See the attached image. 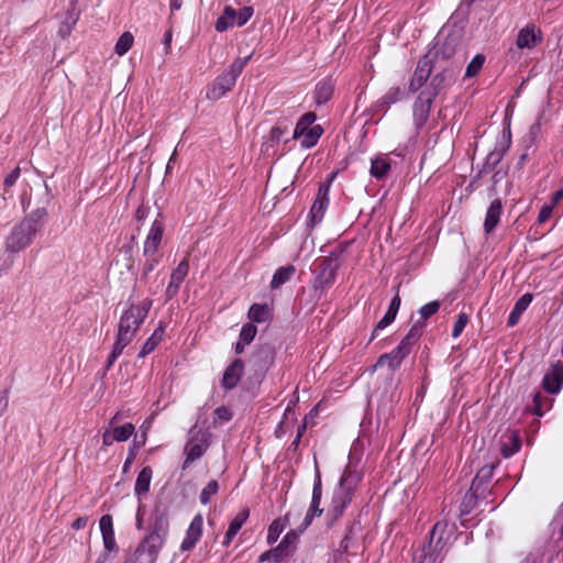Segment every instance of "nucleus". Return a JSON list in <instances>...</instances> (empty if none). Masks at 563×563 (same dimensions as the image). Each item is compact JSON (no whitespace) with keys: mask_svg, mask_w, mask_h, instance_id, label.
Segmentation results:
<instances>
[{"mask_svg":"<svg viewBox=\"0 0 563 563\" xmlns=\"http://www.w3.org/2000/svg\"><path fill=\"white\" fill-rule=\"evenodd\" d=\"M465 59L461 47L460 35L449 34L444 38H437L434 45L419 60L416 70H449L460 68Z\"/></svg>","mask_w":563,"mask_h":563,"instance_id":"nucleus-1","label":"nucleus"},{"mask_svg":"<svg viewBox=\"0 0 563 563\" xmlns=\"http://www.w3.org/2000/svg\"><path fill=\"white\" fill-rule=\"evenodd\" d=\"M152 307L151 299H144L139 305H131L120 319L117 340L108 357L107 367H110L121 355L123 349L132 341L134 334L145 320Z\"/></svg>","mask_w":563,"mask_h":563,"instance_id":"nucleus-2","label":"nucleus"},{"mask_svg":"<svg viewBox=\"0 0 563 563\" xmlns=\"http://www.w3.org/2000/svg\"><path fill=\"white\" fill-rule=\"evenodd\" d=\"M47 211L44 207L36 208L14 225L4 242L5 251L19 253L30 246L36 234L44 227Z\"/></svg>","mask_w":563,"mask_h":563,"instance_id":"nucleus-3","label":"nucleus"},{"mask_svg":"<svg viewBox=\"0 0 563 563\" xmlns=\"http://www.w3.org/2000/svg\"><path fill=\"white\" fill-rule=\"evenodd\" d=\"M205 423L200 424L197 421L188 432V440L184 449L186 459L183 463V470L200 459L210 446L212 434Z\"/></svg>","mask_w":563,"mask_h":563,"instance_id":"nucleus-4","label":"nucleus"},{"mask_svg":"<svg viewBox=\"0 0 563 563\" xmlns=\"http://www.w3.org/2000/svg\"><path fill=\"white\" fill-rule=\"evenodd\" d=\"M422 327L423 323L419 322L412 325V328L409 330L407 335L401 340L398 346L395 347L390 353L380 355L374 367L387 364L393 371L398 368L404 358L410 353L411 346L421 336Z\"/></svg>","mask_w":563,"mask_h":563,"instance_id":"nucleus-5","label":"nucleus"},{"mask_svg":"<svg viewBox=\"0 0 563 563\" xmlns=\"http://www.w3.org/2000/svg\"><path fill=\"white\" fill-rule=\"evenodd\" d=\"M341 266L339 253L332 252L328 256H322L316 261V277L313 280V290L322 294L334 284L336 272Z\"/></svg>","mask_w":563,"mask_h":563,"instance_id":"nucleus-6","label":"nucleus"},{"mask_svg":"<svg viewBox=\"0 0 563 563\" xmlns=\"http://www.w3.org/2000/svg\"><path fill=\"white\" fill-rule=\"evenodd\" d=\"M443 84V73H415L409 82V91H419L418 98L433 101Z\"/></svg>","mask_w":563,"mask_h":563,"instance_id":"nucleus-7","label":"nucleus"},{"mask_svg":"<svg viewBox=\"0 0 563 563\" xmlns=\"http://www.w3.org/2000/svg\"><path fill=\"white\" fill-rule=\"evenodd\" d=\"M446 528V523L437 522L430 531L429 539L419 550V554L415 555L417 563H439L440 552L443 548L442 533Z\"/></svg>","mask_w":563,"mask_h":563,"instance_id":"nucleus-8","label":"nucleus"},{"mask_svg":"<svg viewBox=\"0 0 563 563\" xmlns=\"http://www.w3.org/2000/svg\"><path fill=\"white\" fill-rule=\"evenodd\" d=\"M168 532V520L164 516H157L152 523L151 532L141 544L157 556Z\"/></svg>","mask_w":563,"mask_h":563,"instance_id":"nucleus-9","label":"nucleus"},{"mask_svg":"<svg viewBox=\"0 0 563 563\" xmlns=\"http://www.w3.org/2000/svg\"><path fill=\"white\" fill-rule=\"evenodd\" d=\"M275 349L271 344H262L252 354L250 366L258 377L264 376L275 361Z\"/></svg>","mask_w":563,"mask_h":563,"instance_id":"nucleus-10","label":"nucleus"},{"mask_svg":"<svg viewBox=\"0 0 563 563\" xmlns=\"http://www.w3.org/2000/svg\"><path fill=\"white\" fill-rule=\"evenodd\" d=\"M316 465V479L313 484V490H312V500L310 508L303 519V522L300 526L299 531L302 532L305 529L308 528V526L312 522V519L316 516H321L323 512V509L320 508V501L322 497V483H321V474L318 467V463L314 460Z\"/></svg>","mask_w":563,"mask_h":563,"instance_id":"nucleus-11","label":"nucleus"},{"mask_svg":"<svg viewBox=\"0 0 563 563\" xmlns=\"http://www.w3.org/2000/svg\"><path fill=\"white\" fill-rule=\"evenodd\" d=\"M236 77L235 73H221L218 75L207 90V98L210 100L222 98L235 85Z\"/></svg>","mask_w":563,"mask_h":563,"instance_id":"nucleus-12","label":"nucleus"},{"mask_svg":"<svg viewBox=\"0 0 563 563\" xmlns=\"http://www.w3.org/2000/svg\"><path fill=\"white\" fill-rule=\"evenodd\" d=\"M164 232V223L156 218L144 243V254L151 255L157 251Z\"/></svg>","mask_w":563,"mask_h":563,"instance_id":"nucleus-13","label":"nucleus"},{"mask_svg":"<svg viewBox=\"0 0 563 563\" xmlns=\"http://www.w3.org/2000/svg\"><path fill=\"white\" fill-rule=\"evenodd\" d=\"M432 102L417 97L412 107L413 124L417 130L422 129L429 120Z\"/></svg>","mask_w":563,"mask_h":563,"instance_id":"nucleus-14","label":"nucleus"},{"mask_svg":"<svg viewBox=\"0 0 563 563\" xmlns=\"http://www.w3.org/2000/svg\"><path fill=\"white\" fill-rule=\"evenodd\" d=\"M189 271V263L187 260H183L178 266L173 271L170 276V283L166 289V296L168 299L173 298L180 287V284L184 282Z\"/></svg>","mask_w":563,"mask_h":563,"instance_id":"nucleus-15","label":"nucleus"},{"mask_svg":"<svg viewBox=\"0 0 563 563\" xmlns=\"http://www.w3.org/2000/svg\"><path fill=\"white\" fill-rule=\"evenodd\" d=\"M202 522L203 520L201 515H197L192 519L187 530L186 538L180 545L183 551H189L196 545L202 533Z\"/></svg>","mask_w":563,"mask_h":563,"instance_id":"nucleus-16","label":"nucleus"},{"mask_svg":"<svg viewBox=\"0 0 563 563\" xmlns=\"http://www.w3.org/2000/svg\"><path fill=\"white\" fill-rule=\"evenodd\" d=\"M329 189H330V184H323L320 186V188L318 190L317 199L314 200V202L311 207V210H310L311 219L314 223L321 221V219L324 214V211L329 203V198H328Z\"/></svg>","mask_w":563,"mask_h":563,"instance_id":"nucleus-17","label":"nucleus"},{"mask_svg":"<svg viewBox=\"0 0 563 563\" xmlns=\"http://www.w3.org/2000/svg\"><path fill=\"white\" fill-rule=\"evenodd\" d=\"M352 496H350L349 490L344 489H336L333 494L331 509L329 510V514L332 517V522L338 520L346 506L351 503Z\"/></svg>","mask_w":563,"mask_h":563,"instance_id":"nucleus-18","label":"nucleus"},{"mask_svg":"<svg viewBox=\"0 0 563 563\" xmlns=\"http://www.w3.org/2000/svg\"><path fill=\"white\" fill-rule=\"evenodd\" d=\"M563 384V369L559 365H553L544 375L542 380L543 388L550 394H556Z\"/></svg>","mask_w":563,"mask_h":563,"instance_id":"nucleus-19","label":"nucleus"},{"mask_svg":"<svg viewBox=\"0 0 563 563\" xmlns=\"http://www.w3.org/2000/svg\"><path fill=\"white\" fill-rule=\"evenodd\" d=\"M100 530L102 533L103 545L108 552L118 551V545L114 539L112 517L104 515L100 519Z\"/></svg>","mask_w":563,"mask_h":563,"instance_id":"nucleus-20","label":"nucleus"},{"mask_svg":"<svg viewBox=\"0 0 563 563\" xmlns=\"http://www.w3.org/2000/svg\"><path fill=\"white\" fill-rule=\"evenodd\" d=\"M244 364L242 360L236 358L232 362V364L225 369L222 378V386L225 389L234 388L243 373Z\"/></svg>","mask_w":563,"mask_h":563,"instance_id":"nucleus-21","label":"nucleus"},{"mask_svg":"<svg viewBox=\"0 0 563 563\" xmlns=\"http://www.w3.org/2000/svg\"><path fill=\"white\" fill-rule=\"evenodd\" d=\"M541 42V33L533 25L520 30L517 37V45L520 48H531Z\"/></svg>","mask_w":563,"mask_h":563,"instance_id":"nucleus-22","label":"nucleus"},{"mask_svg":"<svg viewBox=\"0 0 563 563\" xmlns=\"http://www.w3.org/2000/svg\"><path fill=\"white\" fill-rule=\"evenodd\" d=\"M361 530L360 523L354 522L346 534L344 536L343 540L341 541L339 551L342 553H352L356 554V551L358 550V545H355V542L358 540V533Z\"/></svg>","mask_w":563,"mask_h":563,"instance_id":"nucleus-23","label":"nucleus"},{"mask_svg":"<svg viewBox=\"0 0 563 563\" xmlns=\"http://www.w3.org/2000/svg\"><path fill=\"white\" fill-rule=\"evenodd\" d=\"M503 211V205L500 199H494L488 207L486 218L484 221V230L486 233H490L497 227L499 218Z\"/></svg>","mask_w":563,"mask_h":563,"instance_id":"nucleus-24","label":"nucleus"},{"mask_svg":"<svg viewBox=\"0 0 563 563\" xmlns=\"http://www.w3.org/2000/svg\"><path fill=\"white\" fill-rule=\"evenodd\" d=\"M521 440L516 432H509L503 437L500 452L504 457H509L520 450Z\"/></svg>","mask_w":563,"mask_h":563,"instance_id":"nucleus-25","label":"nucleus"},{"mask_svg":"<svg viewBox=\"0 0 563 563\" xmlns=\"http://www.w3.org/2000/svg\"><path fill=\"white\" fill-rule=\"evenodd\" d=\"M249 515H250L249 509H243L235 516V518L231 521L229 529L225 533L224 540L222 542L223 545L228 547L230 544L232 539L236 536L239 530L242 528L243 523L249 518Z\"/></svg>","mask_w":563,"mask_h":563,"instance_id":"nucleus-26","label":"nucleus"},{"mask_svg":"<svg viewBox=\"0 0 563 563\" xmlns=\"http://www.w3.org/2000/svg\"><path fill=\"white\" fill-rule=\"evenodd\" d=\"M235 15L236 10L231 5L224 7L222 14L216 21V31L222 33L228 29L233 27L235 25Z\"/></svg>","mask_w":563,"mask_h":563,"instance_id":"nucleus-27","label":"nucleus"},{"mask_svg":"<svg viewBox=\"0 0 563 563\" xmlns=\"http://www.w3.org/2000/svg\"><path fill=\"white\" fill-rule=\"evenodd\" d=\"M334 90V84L331 78H327L317 84L314 90V98L317 104H323L330 100Z\"/></svg>","mask_w":563,"mask_h":563,"instance_id":"nucleus-28","label":"nucleus"},{"mask_svg":"<svg viewBox=\"0 0 563 563\" xmlns=\"http://www.w3.org/2000/svg\"><path fill=\"white\" fill-rule=\"evenodd\" d=\"M531 301H532V296L530 294H525L517 300V302L508 318L509 327H514L518 323L522 312L528 308V306L530 305Z\"/></svg>","mask_w":563,"mask_h":563,"instance_id":"nucleus-29","label":"nucleus"},{"mask_svg":"<svg viewBox=\"0 0 563 563\" xmlns=\"http://www.w3.org/2000/svg\"><path fill=\"white\" fill-rule=\"evenodd\" d=\"M493 471H494V465L490 464V465H485L483 466L476 474L475 478L473 479V483H472V489L473 490H479L481 494L484 493L485 490V485L489 482V479L492 478V475H493Z\"/></svg>","mask_w":563,"mask_h":563,"instance_id":"nucleus-30","label":"nucleus"},{"mask_svg":"<svg viewBox=\"0 0 563 563\" xmlns=\"http://www.w3.org/2000/svg\"><path fill=\"white\" fill-rule=\"evenodd\" d=\"M152 468L150 466H145L141 470V472L137 475L136 483H135V494L137 496H141L143 494H146L150 489V484L152 479Z\"/></svg>","mask_w":563,"mask_h":563,"instance_id":"nucleus-31","label":"nucleus"},{"mask_svg":"<svg viewBox=\"0 0 563 563\" xmlns=\"http://www.w3.org/2000/svg\"><path fill=\"white\" fill-rule=\"evenodd\" d=\"M295 272H296V268L294 265H287V266L278 268L273 276V279L271 282V287L273 289L279 288L282 285H284L286 282H288L291 278V276L295 274Z\"/></svg>","mask_w":563,"mask_h":563,"instance_id":"nucleus-32","label":"nucleus"},{"mask_svg":"<svg viewBox=\"0 0 563 563\" xmlns=\"http://www.w3.org/2000/svg\"><path fill=\"white\" fill-rule=\"evenodd\" d=\"M360 479L361 475L358 473L352 472L351 470H345L336 489H344L346 492L349 490L350 496H352L354 487L357 485Z\"/></svg>","mask_w":563,"mask_h":563,"instance_id":"nucleus-33","label":"nucleus"},{"mask_svg":"<svg viewBox=\"0 0 563 563\" xmlns=\"http://www.w3.org/2000/svg\"><path fill=\"white\" fill-rule=\"evenodd\" d=\"M156 558L151 551H147L146 548L140 544L125 563H155Z\"/></svg>","mask_w":563,"mask_h":563,"instance_id":"nucleus-34","label":"nucleus"},{"mask_svg":"<svg viewBox=\"0 0 563 563\" xmlns=\"http://www.w3.org/2000/svg\"><path fill=\"white\" fill-rule=\"evenodd\" d=\"M317 115L313 112H307L305 113L301 119L297 122L295 131H294V139H300L306 132L312 128L311 124L316 121Z\"/></svg>","mask_w":563,"mask_h":563,"instance_id":"nucleus-35","label":"nucleus"},{"mask_svg":"<svg viewBox=\"0 0 563 563\" xmlns=\"http://www.w3.org/2000/svg\"><path fill=\"white\" fill-rule=\"evenodd\" d=\"M479 490H473L472 487L464 495L461 506H460V516L468 515L476 506Z\"/></svg>","mask_w":563,"mask_h":563,"instance_id":"nucleus-36","label":"nucleus"},{"mask_svg":"<svg viewBox=\"0 0 563 563\" xmlns=\"http://www.w3.org/2000/svg\"><path fill=\"white\" fill-rule=\"evenodd\" d=\"M247 317L253 322H257V323L267 321L268 318H269L268 306L267 305H260V303L252 305L250 310H249Z\"/></svg>","mask_w":563,"mask_h":563,"instance_id":"nucleus-37","label":"nucleus"},{"mask_svg":"<svg viewBox=\"0 0 563 563\" xmlns=\"http://www.w3.org/2000/svg\"><path fill=\"white\" fill-rule=\"evenodd\" d=\"M390 170V164L386 158L376 157L372 161L371 175L377 179L384 178Z\"/></svg>","mask_w":563,"mask_h":563,"instance_id":"nucleus-38","label":"nucleus"},{"mask_svg":"<svg viewBox=\"0 0 563 563\" xmlns=\"http://www.w3.org/2000/svg\"><path fill=\"white\" fill-rule=\"evenodd\" d=\"M323 129L320 125H313L310 128L306 134H303L301 137V146L305 148L312 147L319 140V137L322 135Z\"/></svg>","mask_w":563,"mask_h":563,"instance_id":"nucleus-39","label":"nucleus"},{"mask_svg":"<svg viewBox=\"0 0 563 563\" xmlns=\"http://www.w3.org/2000/svg\"><path fill=\"white\" fill-rule=\"evenodd\" d=\"M405 95V91L399 87L390 88L379 100V106L388 108L389 106L399 101Z\"/></svg>","mask_w":563,"mask_h":563,"instance_id":"nucleus-40","label":"nucleus"},{"mask_svg":"<svg viewBox=\"0 0 563 563\" xmlns=\"http://www.w3.org/2000/svg\"><path fill=\"white\" fill-rule=\"evenodd\" d=\"M134 37L132 33L124 32L117 41L114 51L118 55H124L133 45Z\"/></svg>","mask_w":563,"mask_h":563,"instance_id":"nucleus-41","label":"nucleus"},{"mask_svg":"<svg viewBox=\"0 0 563 563\" xmlns=\"http://www.w3.org/2000/svg\"><path fill=\"white\" fill-rule=\"evenodd\" d=\"M134 431L135 428L130 422L113 429L118 442L126 441L134 433Z\"/></svg>","mask_w":563,"mask_h":563,"instance_id":"nucleus-42","label":"nucleus"},{"mask_svg":"<svg viewBox=\"0 0 563 563\" xmlns=\"http://www.w3.org/2000/svg\"><path fill=\"white\" fill-rule=\"evenodd\" d=\"M219 484L217 481H210L200 493V501L206 505L210 501L211 497L218 493Z\"/></svg>","mask_w":563,"mask_h":563,"instance_id":"nucleus-43","label":"nucleus"},{"mask_svg":"<svg viewBox=\"0 0 563 563\" xmlns=\"http://www.w3.org/2000/svg\"><path fill=\"white\" fill-rule=\"evenodd\" d=\"M285 528V523L282 522L280 519L274 520L268 528L267 541L268 543H274L279 538L280 533Z\"/></svg>","mask_w":563,"mask_h":563,"instance_id":"nucleus-44","label":"nucleus"},{"mask_svg":"<svg viewBox=\"0 0 563 563\" xmlns=\"http://www.w3.org/2000/svg\"><path fill=\"white\" fill-rule=\"evenodd\" d=\"M257 333V328L253 323H245L240 332V340L250 344Z\"/></svg>","mask_w":563,"mask_h":563,"instance_id":"nucleus-45","label":"nucleus"},{"mask_svg":"<svg viewBox=\"0 0 563 563\" xmlns=\"http://www.w3.org/2000/svg\"><path fill=\"white\" fill-rule=\"evenodd\" d=\"M254 9L251 5H245L236 11L235 25L243 26L252 18Z\"/></svg>","mask_w":563,"mask_h":563,"instance_id":"nucleus-46","label":"nucleus"},{"mask_svg":"<svg viewBox=\"0 0 563 563\" xmlns=\"http://www.w3.org/2000/svg\"><path fill=\"white\" fill-rule=\"evenodd\" d=\"M504 151L503 150H495L492 151L484 163L485 170H492L503 158Z\"/></svg>","mask_w":563,"mask_h":563,"instance_id":"nucleus-47","label":"nucleus"},{"mask_svg":"<svg viewBox=\"0 0 563 563\" xmlns=\"http://www.w3.org/2000/svg\"><path fill=\"white\" fill-rule=\"evenodd\" d=\"M440 308V302L438 300L435 301H431L424 306H422L419 310L420 314H421V318L423 320L430 318L431 316H433L434 313L438 312Z\"/></svg>","mask_w":563,"mask_h":563,"instance_id":"nucleus-48","label":"nucleus"},{"mask_svg":"<svg viewBox=\"0 0 563 563\" xmlns=\"http://www.w3.org/2000/svg\"><path fill=\"white\" fill-rule=\"evenodd\" d=\"M468 322V316L464 312L460 313L457 316V319L454 323V327H453V331H452V335L454 338H457L462 331L464 330L465 325L467 324Z\"/></svg>","mask_w":563,"mask_h":563,"instance_id":"nucleus-49","label":"nucleus"},{"mask_svg":"<svg viewBox=\"0 0 563 563\" xmlns=\"http://www.w3.org/2000/svg\"><path fill=\"white\" fill-rule=\"evenodd\" d=\"M298 539V532L297 531H289L280 542L282 545H285L287 550H290V553L295 550V543Z\"/></svg>","mask_w":563,"mask_h":563,"instance_id":"nucleus-50","label":"nucleus"},{"mask_svg":"<svg viewBox=\"0 0 563 563\" xmlns=\"http://www.w3.org/2000/svg\"><path fill=\"white\" fill-rule=\"evenodd\" d=\"M486 56L484 54H477L473 57L466 67V70H481L485 64Z\"/></svg>","mask_w":563,"mask_h":563,"instance_id":"nucleus-51","label":"nucleus"},{"mask_svg":"<svg viewBox=\"0 0 563 563\" xmlns=\"http://www.w3.org/2000/svg\"><path fill=\"white\" fill-rule=\"evenodd\" d=\"M271 556L274 558L276 562L280 561L283 558L290 554V550H287L285 545L279 544L275 549L269 550Z\"/></svg>","mask_w":563,"mask_h":563,"instance_id":"nucleus-52","label":"nucleus"},{"mask_svg":"<svg viewBox=\"0 0 563 563\" xmlns=\"http://www.w3.org/2000/svg\"><path fill=\"white\" fill-rule=\"evenodd\" d=\"M553 209L554 208L550 203L544 205L539 212L538 222L544 223L545 221H548L552 216Z\"/></svg>","mask_w":563,"mask_h":563,"instance_id":"nucleus-53","label":"nucleus"},{"mask_svg":"<svg viewBox=\"0 0 563 563\" xmlns=\"http://www.w3.org/2000/svg\"><path fill=\"white\" fill-rule=\"evenodd\" d=\"M156 338H150L143 345L139 356L144 357L150 354L157 346Z\"/></svg>","mask_w":563,"mask_h":563,"instance_id":"nucleus-54","label":"nucleus"},{"mask_svg":"<svg viewBox=\"0 0 563 563\" xmlns=\"http://www.w3.org/2000/svg\"><path fill=\"white\" fill-rule=\"evenodd\" d=\"M532 412L537 416H542L544 413L542 408V395L540 393H536L533 396Z\"/></svg>","mask_w":563,"mask_h":563,"instance_id":"nucleus-55","label":"nucleus"},{"mask_svg":"<svg viewBox=\"0 0 563 563\" xmlns=\"http://www.w3.org/2000/svg\"><path fill=\"white\" fill-rule=\"evenodd\" d=\"M395 318L396 317H393L391 314L386 312L385 316L377 323L376 328L374 329V332H373L372 336L374 338L378 330H382V329L388 327L395 320Z\"/></svg>","mask_w":563,"mask_h":563,"instance_id":"nucleus-56","label":"nucleus"},{"mask_svg":"<svg viewBox=\"0 0 563 563\" xmlns=\"http://www.w3.org/2000/svg\"><path fill=\"white\" fill-rule=\"evenodd\" d=\"M395 318L396 317H393L391 314L386 312L385 316L377 323L376 328L374 329V332H373L372 336L374 338L378 330H382V329L388 327L395 320Z\"/></svg>","mask_w":563,"mask_h":563,"instance_id":"nucleus-57","label":"nucleus"},{"mask_svg":"<svg viewBox=\"0 0 563 563\" xmlns=\"http://www.w3.org/2000/svg\"><path fill=\"white\" fill-rule=\"evenodd\" d=\"M216 417L221 421H229L232 418V412L229 408L221 406L214 411Z\"/></svg>","mask_w":563,"mask_h":563,"instance_id":"nucleus-58","label":"nucleus"},{"mask_svg":"<svg viewBox=\"0 0 563 563\" xmlns=\"http://www.w3.org/2000/svg\"><path fill=\"white\" fill-rule=\"evenodd\" d=\"M20 167H15L14 169H12L4 178V186L12 187L20 177Z\"/></svg>","mask_w":563,"mask_h":563,"instance_id":"nucleus-59","label":"nucleus"},{"mask_svg":"<svg viewBox=\"0 0 563 563\" xmlns=\"http://www.w3.org/2000/svg\"><path fill=\"white\" fill-rule=\"evenodd\" d=\"M400 296L398 294H396V296L391 299V302L389 305V308L387 310V312L389 314H391L393 317H396L397 316V312L399 310V307H400Z\"/></svg>","mask_w":563,"mask_h":563,"instance_id":"nucleus-60","label":"nucleus"},{"mask_svg":"<svg viewBox=\"0 0 563 563\" xmlns=\"http://www.w3.org/2000/svg\"><path fill=\"white\" fill-rule=\"evenodd\" d=\"M252 57V54L246 55L243 58H238L234 60V63L231 65V70H242L245 66L249 59Z\"/></svg>","mask_w":563,"mask_h":563,"instance_id":"nucleus-61","label":"nucleus"},{"mask_svg":"<svg viewBox=\"0 0 563 563\" xmlns=\"http://www.w3.org/2000/svg\"><path fill=\"white\" fill-rule=\"evenodd\" d=\"M148 213H150V207H147L145 205H141L135 212L136 221L141 222V221L145 220L147 218Z\"/></svg>","mask_w":563,"mask_h":563,"instance_id":"nucleus-62","label":"nucleus"},{"mask_svg":"<svg viewBox=\"0 0 563 563\" xmlns=\"http://www.w3.org/2000/svg\"><path fill=\"white\" fill-rule=\"evenodd\" d=\"M114 441H117V438H115V434L113 431H109L107 430L103 435H102V442L104 445L109 446L111 445Z\"/></svg>","mask_w":563,"mask_h":563,"instance_id":"nucleus-63","label":"nucleus"},{"mask_svg":"<svg viewBox=\"0 0 563 563\" xmlns=\"http://www.w3.org/2000/svg\"><path fill=\"white\" fill-rule=\"evenodd\" d=\"M8 404H9V397H8V391L4 390L2 393V395L0 396V417L4 413V411L7 410L8 408Z\"/></svg>","mask_w":563,"mask_h":563,"instance_id":"nucleus-64","label":"nucleus"}]
</instances>
